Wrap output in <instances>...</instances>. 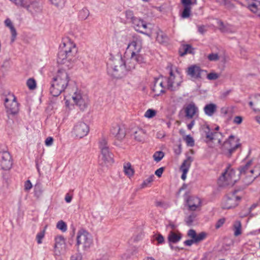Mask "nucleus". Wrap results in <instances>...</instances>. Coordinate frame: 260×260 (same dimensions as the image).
<instances>
[{
    "label": "nucleus",
    "instance_id": "61",
    "mask_svg": "<svg viewBox=\"0 0 260 260\" xmlns=\"http://www.w3.org/2000/svg\"><path fill=\"white\" fill-rule=\"evenodd\" d=\"M82 258L81 255L79 254H75L72 255L71 258V260H82Z\"/></svg>",
    "mask_w": 260,
    "mask_h": 260
},
{
    "label": "nucleus",
    "instance_id": "60",
    "mask_svg": "<svg viewBox=\"0 0 260 260\" xmlns=\"http://www.w3.org/2000/svg\"><path fill=\"white\" fill-rule=\"evenodd\" d=\"M198 31L200 33L203 34H204L206 31L207 29L205 26L204 25H200L198 26Z\"/></svg>",
    "mask_w": 260,
    "mask_h": 260
},
{
    "label": "nucleus",
    "instance_id": "6",
    "mask_svg": "<svg viewBox=\"0 0 260 260\" xmlns=\"http://www.w3.org/2000/svg\"><path fill=\"white\" fill-rule=\"evenodd\" d=\"M250 165V162L247 163L240 170L241 177L246 185L250 184L256 177L260 175V166L252 169L249 168Z\"/></svg>",
    "mask_w": 260,
    "mask_h": 260
},
{
    "label": "nucleus",
    "instance_id": "22",
    "mask_svg": "<svg viewBox=\"0 0 260 260\" xmlns=\"http://www.w3.org/2000/svg\"><path fill=\"white\" fill-rule=\"evenodd\" d=\"M183 110L185 114V117L188 118H193L198 113V108L193 102L185 105Z\"/></svg>",
    "mask_w": 260,
    "mask_h": 260
},
{
    "label": "nucleus",
    "instance_id": "16",
    "mask_svg": "<svg viewBox=\"0 0 260 260\" xmlns=\"http://www.w3.org/2000/svg\"><path fill=\"white\" fill-rule=\"evenodd\" d=\"M114 162V155L109 149L100 151V164L101 166L109 167Z\"/></svg>",
    "mask_w": 260,
    "mask_h": 260
},
{
    "label": "nucleus",
    "instance_id": "58",
    "mask_svg": "<svg viewBox=\"0 0 260 260\" xmlns=\"http://www.w3.org/2000/svg\"><path fill=\"white\" fill-rule=\"evenodd\" d=\"M243 120V118L241 117V116H236L234 120H233V122L235 124H240L242 121Z\"/></svg>",
    "mask_w": 260,
    "mask_h": 260
},
{
    "label": "nucleus",
    "instance_id": "14",
    "mask_svg": "<svg viewBox=\"0 0 260 260\" xmlns=\"http://www.w3.org/2000/svg\"><path fill=\"white\" fill-rule=\"evenodd\" d=\"M182 82V78L181 75L178 73L170 72V76L168 80L167 88L171 90H175L178 88Z\"/></svg>",
    "mask_w": 260,
    "mask_h": 260
},
{
    "label": "nucleus",
    "instance_id": "59",
    "mask_svg": "<svg viewBox=\"0 0 260 260\" xmlns=\"http://www.w3.org/2000/svg\"><path fill=\"white\" fill-rule=\"evenodd\" d=\"M164 168L161 167L155 171V174L158 177H160L161 176L162 174L164 172Z\"/></svg>",
    "mask_w": 260,
    "mask_h": 260
},
{
    "label": "nucleus",
    "instance_id": "27",
    "mask_svg": "<svg viewBox=\"0 0 260 260\" xmlns=\"http://www.w3.org/2000/svg\"><path fill=\"white\" fill-rule=\"evenodd\" d=\"M189 208L192 211L197 210L201 206V200L196 197H191L187 201Z\"/></svg>",
    "mask_w": 260,
    "mask_h": 260
},
{
    "label": "nucleus",
    "instance_id": "17",
    "mask_svg": "<svg viewBox=\"0 0 260 260\" xmlns=\"http://www.w3.org/2000/svg\"><path fill=\"white\" fill-rule=\"evenodd\" d=\"M67 251V245L64 237L58 236L55 238L54 252L56 255L64 254Z\"/></svg>",
    "mask_w": 260,
    "mask_h": 260
},
{
    "label": "nucleus",
    "instance_id": "40",
    "mask_svg": "<svg viewBox=\"0 0 260 260\" xmlns=\"http://www.w3.org/2000/svg\"><path fill=\"white\" fill-rule=\"evenodd\" d=\"M89 15V11L87 8H83L79 12V16L82 20H85Z\"/></svg>",
    "mask_w": 260,
    "mask_h": 260
},
{
    "label": "nucleus",
    "instance_id": "46",
    "mask_svg": "<svg viewBox=\"0 0 260 260\" xmlns=\"http://www.w3.org/2000/svg\"><path fill=\"white\" fill-rule=\"evenodd\" d=\"M154 176L151 175L146 179L141 184V187L144 188L147 186L149 184L151 183L154 180Z\"/></svg>",
    "mask_w": 260,
    "mask_h": 260
},
{
    "label": "nucleus",
    "instance_id": "15",
    "mask_svg": "<svg viewBox=\"0 0 260 260\" xmlns=\"http://www.w3.org/2000/svg\"><path fill=\"white\" fill-rule=\"evenodd\" d=\"M204 138L205 141L209 145L219 144L222 139V135L219 131H205Z\"/></svg>",
    "mask_w": 260,
    "mask_h": 260
},
{
    "label": "nucleus",
    "instance_id": "36",
    "mask_svg": "<svg viewBox=\"0 0 260 260\" xmlns=\"http://www.w3.org/2000/svg\"><path fill=\"white\" fill-rule=\"evenodd\" d=\"M241 223L239 221H236L234 224V235L238 236L241 234Z\"/></svg>",
    "mask_w": 260,
    "mask_h": 260
},
{
    "label": "nucleus",
    "instance_id": "5",
    "mask_svg": "<svg viewBox=\"0 0 260 260\" xmlns=\"http://www.w3.org/2000/svg\"><path fill=\"white\" fill-rule=\"evenodd\" d=\"M240 179L239 174L231 166L227 167L219 177L218 183L222 187L232 186Z\"/></svg>",
    "mask_w": 260,
    "mask_h": 260
},
{
    "label": "nucleus",
    "instance_id": "24",
    "mask_svg": "<svg viewBox=\"0 0 260 260\" xmlns=\"http://www.w3.org/2000/svg\"><path fill=\"white\" fill-rule=\"evenodd\" d=\"M246 2L249 10L260 17V2L258 0H246Z\"/></svg>",
    "mask_w": 260,
    "mask_h": 260
},
{
    "label": "nucleus",
    "instance_id": "35",
    "mask_svg": "<svg viewBox=\"0 0 260 260\" xmlns=\"http://www.w3.org/2000/svg\"><path fill=\"white\" fill-rule=\"evenodd\" d=\"M145 135L144 131H135L131 136H133L136 140L142 141L144 139Z\"/></svg>",
    "mask_w": 260,
    "mask_h": 260
},
{
    "label": "nucleus",
    "instance_id": "28",
    "mask_svg": "<svg viewBox=\"0 0 260 260\" xmlns=\"http://www.w3.org/2000/svg\"><path fill=\"white\" fill-rule=\"evenodd\" d=\"M108 137V135L102 134L99 138L98 144L100 151L109 149Z\"/></svg>",
    "mask_w": 260,
    "mask_h": 260
},
{
    "label": "nucleus",
    "instance_id": "41",
    "mask_svg": "<svg viewBox=\"0 0 260 260\" xmlns=\"http://www.w3.org/2000/svg\"><path fill=\"white\" fill-rule=\"evenodd\" d=\"M183 140L185 141L187 146L192 147L194 145V141L190 135L183 136Z\"/></svg>",
    "mask_w": 260,
    "mask_h": 260
},
{
    "label": "nucleus",
    "instance_id": "48",
    "mask_svg": "<svg viewBox=\"0 0 260 260\" xmlns=\"http://www.w3.org/2000/svg\"><path fill=\"white\" fill-rule=\"evenodd\" d=\"M54 6L57 7H62L64 4V0H49Z\"/></svg>",
    "mask_w": 260,
    "mask_h": 260
},
{
    "label": "nucleus",
    "instance_id": "18",
    "mask_svg": "<svg viewBox=\"0 0 260 260\" xmlns=\"http://www.w3.org/2000/svg\"><path fill=\"white\" fill-rule=\"evenodd\" d=\"M188 236L191 238L190 240H186L184 244L187 246H191L193 243H197L203 240L206 237V234L202 232L199 234H197L195 231L193 230H190L187 233Z\"/></svg>",
    "mask_w": 260,
    "mask_h": 260
},
{
    "label": "nucleus",
    "instance_id": "23",
    "mask_svg": "<svg viewBox=\"0 0 260 260\" xmlns=\"http://www.w3.org/2000/svg\"><path fill=\"white\" fill-rule=\"evenodd\" d=\"M1 165L2 169L4 170H9L12 168L13 162L11 156L9 152L3 153Z\"/></svg>",
    "mask_w": 260,
    "mask_h": 260
},
{
    "label": "nucleus",
    "instance_id": "52",
    "mask_svg": "<svg viewBox=\"0 0 260 260\" xmlns=\"http://www.w3.org/2000/svg\"><path fill=\"white\" fill-rule=\"evenodd\" d=\"M219 77L218 74L212 72L207 75V78L210 80H213L218 79Z\"/></svg>",
    "mask_w": 260,
    "mask_h": 260
},
{
    "label": "nucleus",
    "instance_id": "10",
    "mask_svg": "<svg viewBox=\"0 0 260 260\" xmlns=\"http://www.w3.org/2000/svg\"><path fill=\"white\" fill-rule=\"evenodd\" d=\"M142 44V40L139 37H134L133 40L128 44L125 53L138 57H144L141 53Z\"/></svg>",
    "mask_w": 260,
    "mask_h": 260
},
{
    "label": "nucleus",
    "instance_id": "39",
    "mask_svg": "<svg viewBox=\"0 0 260 260\" xmlns=\"http://www.w3.org/2000/svg\"><path fill=\"white\" fill-rule=\"evenodd\" d=\"M74 128L76 130H85V129H88L89 128L88 125H87L85 123L82 122V121H79L77 122L75 125L74 126Z\"/></svg>",
    "mask_w": 260,
    "mask_h": 260
},
{
    "label": "nucleus",
    "instance_id": "34",
    "mask_svg": "<svg viewBox=\"0 0 260 260\" xmlns=\"http://www.w3.org/2000/svg\"><path fill=\"white\" fill-rule=\"evenodd\" d=\"M88 131H71V135L76 139H80L87 136Z\"/></svg>",
    "mask_w": 260,
    "mask_h": 260
},
{
    "label": "nucleus",
    "instance_id": "33",
    "mask_svg": "<svg viewBox=\"0 0 260 260\" xmlns=\"http://www.w3.org/2000/svg\"><path fill=\"white\" fill-rule=\"evenodd\" d=\"M179 53L182 56L187 53H193V49L189 45H182L179 49Z\"/></svg>",
    "mask_w": 260,
    "mask_h": 260
},
{
    "label": "nucleus",
    "instance_id": "31",
    "mask_svg": "<svg viewBox=\"0 0 260 260\" xmlns=\"http://www.w3.org/2000/svg\"><path fill=\"white\" fill-rule=\"evenodd\" d=\"M123 172L124 174L129 178L133 177L135 173V170L130 162H126L124 164Z\"/></svg>",
    "mask_w": 260,
    "mask_h": 260
},
{
    "label": "nucleus",
    "instance_id": "13",
    "mask_svg": "<svg viewBox=\"0 0 260 260\" xmlns=\"http://www.w3.org/2000/svg\"><path fill=\"white\" fill-rule=\"evenodd\" d=\"M19 7L25 8L32 14L40 13L42 10L41 4L39 0H23Z\"/></svg>",
    "mask_w": 260,
    "mask_h": 260
},
{
    "label": "nucleus",
    "instance_id": "32",
    "mask_svg": "<svg viewBox=\"0 0 260 260\" xmlns=\"http://www.w3.org/2000/svg\"><path fill=\"white\" fill-rule=\"evenodd\" d=\"M216 109L217 106L214 104L211 103L206 105L204 108V110L206 115L211 116L216 112Z\"/></svg>",
    "mask_w": 260,
    "mask_h": 260
},
{
    "label": "nucleus",
    "instance_id": "45",
    "mask_svg": "<svg viewBox=\"0 0 260 260\" xmlns=\"http://www.w3.org/2000/svg\"><path fill=\"white\" fill-rule=\"evenodd\" d=\"M125 15L126 19L130 20L132 23L137 18L135 17L134 12L131 10L125 11Z\"/></svg>",
    "mask_w": 260,
    "mask_h": 260
},
{
    "label": "nucleus",
    "instance_id": "53",
    "mask_svg": "<svg viewBox=\"0 0 260 260\" xmlns=\"http://www.w3.org/2000/svg\"><path fill=\"white\" fill-rule=\"evenodd\" d=\"M195 218H196L195 214H192L190 215L189 216L187 217V218H186L185 221H186V223L189 225H191L192 224V223L193 222V221H194Z\"/></svg>",
    "mask_w": 260,
    "mask_h": 260
},
{
    "label": "nucleus",
    "instance_id": "64",
    "mask_svg": "<svg viewBox=\"0 0 260 260\" xmlns=\"http://www.w3.org/2000/svg\"><path fill=\"white\" fill-rule=\"evenodd\" d=\"M14 3L17 7H19L20 5L22 4L21 2L23 0H10Z\"/></svg>",
    "mask_w": 260,
    "mask_h": 260
},
{
    "label": "nucleus",
    "instance_id": "11",
    "mask_svg": "<svg viewBox=\"0 0 260 260\" xmlns=\"http://www.w3.org/2000/svg\"><path fill=\"white\" fill-rule=\"evenodd\" d=\"M123 57L124 64L127 72L135 69L138 64H141L145 62L144 57H136L125 53Z\"/></svg>",
    "mask_w": 260,
    "mask_h": 260
},
{
    "label": "nucleus",
    "instance_id": "54",
    "mask_svg": "<svg viewBox=\"0 0 260 260\" xmlns=\"http://www.w3.org/2000/svg\"><path fill=\"white\" fill-rule=\"evenodd\" d=\"M155 239L158 244H161L164 242V238L161 234H157L154 236Z\"/></svg>",
    "mask_w": 260,
    "mask_h": 260
},
{
    "label": "nucleus",
    "instance_id": "49",
    "mask_svg": "<svg viewBox=\"0 0 260 260\" xmlns=\"http://www.w3.org/2000/svg\"><path fill=\"white\" fill-rule=\"evenodd\" d=\"M190 9L191 8L190 6H184L183 11L182 13V17L184 18L189 17L190 14Z\"/></svg>",
    "mask_w": 260,
    "mask_h": 260
},
{
    "label": "nucleus",
    "instance_id": "2",
    "mask_svg": "<svg viewBox=\"0 0 260 260\" xmlns=\"http://www.w3.org/2000/svg\"><path fill=\"white\" fill-rule=\"evenodd\" d=\"M70 78L64 70H58L53 77L50 88V93L54 96L59 95L68 85Z\"/></svg>",
    "mask_w": 260,
    "mask_h": 260
},
{
    "label": "nucleus",
    "instance_id": "30",
    "mask_svg": "<svg viewBox=\"0 0 260 260\" xmlns=\"http://www.w3.org/2000/svg\"><path fill=\"white\" fill-rule=\"evenodd\" d=\"M182 238V235L178 232L171 231L168 235V240L169 243H175L179 242Z\"/></svg>",
    "mask_w": 260,
    "mask_h": 260
},
{
    "label": "nucleus",
    "instance_id": "1",
    "mask_svg": "<svg viewBox=\"0 0 260 260\" xmlns=\"http://www.w3.org/2000/svg\"><path fill=\"white\" fill-rule=\"evenodd\" d=\"M78 53V49L76 44L69 38H64L59 45L57 62L69 68L76 61Z\"/></svg>",
    "mask_w": 260,
    "mask_h": 260
},
{
    "label": "nucleus",
    "instance_id": "44",
    "mask_svg": "<svg viewBox=\"0 0 260 260\" xmlns=\"http://www.w3.org/2000/svg\"><path fill=\"white\" fill-rule=\"evenodd\" d=\"M26 85L30 90H34L36 88L37 83L35 80L33 78H29L26 82Z\"/></svg>",
    "mask_w": 260,
    "mask_h": 260
},
{
    "label": "nucleus",
    "instance_id": "57",
    "mask_svg": "<svg viewBox=\"0 0 260 260\" xmlns=\"http://www.w3.org/2000/svg\"><path fill=\"white\" fill-rule=\"evenodd\" d=\"M224 222H225V219L224 218H221V219H219L217 221V222L215 224V228L216 229H219L220 227H221L223 224Z\"/></svg>",
    "mask_w": 260,
    "mask_h": 260
},
{
    "label": "nucleus",
    "instance_id": "37",
    "mask_svg": "<svg viewBox=\"0 0 260 260\" xmlns=\"http://www.w3.org/2000/svg\"><path fill=\"white\" fill-rule=\"evenodd\" d=\"M112 135L118 141L122 140L125 137V131H114Z\"/></svg>",
    "mask_w": 260,
    "mask_h": 260
},
{
    "label": "nucleus",
    "instance_id": "56",
    "mask_svg": "<svg viewBox=\"0 0 260 260\" xmlns=\"http://www.w3.org/2000/svg\"><path fill=\"white\" fill-rule=\"evenodd\" d=\"M32 187V184L30 180H27L24 183V190L25 191L29 190Z\"/></svg>",
    "mask_w": 260,
    "mask_h": 260
},
{
    "label": "nucleus",
    "instance_id": "43",
    "mask_svg": "<svg viewBox=\"0 0 260 260\" xmlns=\"http://www.w3.org/2000/svg\"><path fill=\"white\" fill-rule=\"evenodd\" d=\"M219 29L222 32H228L230 31L229 26L224 24L222 21L218 22Z\"/></svg>",
    "mask_w": 260,
    "mask_h": 260
},
{
    "label": "nucleus",
    "instance_id": "12",
    "mask_svg": "<svg viewBox=\"0 0 260 260\" xmlns=\"http://www.w3.org/2000/svg\"><path fill=\"white\" fill-rule=\"evenodd\" d=\"M241 199V197L237 192L229 193L223 200L221 207L226 209L235 208L238 205Z\"/></svg>",
    "mask_w": 260,
    "mask_h": 260
},
{
    "label": "nucleus",
    "instance_id": "7",
    "mask_svg": "<svg viewBox=\"0 0 260 260\" xmlns=\"http://www.w3.org/2000/svg\"><path fill=\"white\" fill-rule=\"evenodd\" d=\"M92 244L91 235L86 231L81 229L77 234L76 245L78 250H86Z\"/></svg>",
    "mask_w": 260,
    "mask_h": 260
},
{
    "label": "nucleus",
    "instance_id": "29",
    "mask_svg": "<svg viewBox=\"0 0 260 260\" xmlns=\"http://www.w3.org/2000/svg\"><path fill=\"white\" fill-rule=\"evenodd\" d=\"M4 23H5V25L7 27L9 28V29H10V31H11V34H12L11 41L12 42H13L15 40L17 35L16 30L15 28L14 27L13 24L10 19L7 18L5 20Z\"/></svg>",
    "mask_w": 260,
    "mask_h": 260
},
{
    "label": "nucleus",
    "instance_id": "47",
    "mask_svg": "<svg viewBox=\"0 0 260 260\" xmlns=\"http://www.w3.org/2000/svg\"><path fill=\"white\" fill-rule=\"evenodd\" d=\"M56 227L62 232H65L67 230V225L62 220H60L57 223Z\"/></svg>",
    "mask_w": 260,
    "mask_h": 260
},
{
    "label": "nucleus",
    "instance_id": "3",
    "mask_svg": "<svg viewBox=\"0 0 260 260\" xmlns=\"http://www.w3.org/2000/svg\"><path fill=\"white\" fill-rule=\"evenodd\" d=\"M108 73L116 79H121L127 74L123 57L119 55L112 56L108 63Z\"/></svg>",
    "mask_w": 260,
    "mask_h": 260
},
{
    "label": "nucleus",
    "instance_id": "51",
    "mask_svg": "<svg viewBox=\"0 0 260 260\" xmlns=\"http://www.w3.org/2000/svg\"><path fill=\"white\" fill-rule=\"evenodd\" d=\"M207 58L210 61H217L219 58L217 53L210 54L208 55Z\"/></svg>",
    "mask_w": 260,
    "mask_h": 260
},
{
    "label": "nucleus",
    "instance_id": "21",
    "mask_svg": "<svg viewBox=\"0 0 260 260\" xmlns=\"http://www.w3.org/2000/svg\"><path fill=\"white\" fill-rule=\"evenodd\" d=\"M204 70L197 64H192L189 66L186 71V74L193 79H199L202 78V73Z\"/></svg>",
    "mask_w": 260,
    "mask_h": 260
},
{
    "label": "nucleus",
    "instance_id": "50",
    "mask_svg": "<svg viewBox=\"0 0 260 260\" xmlns=\"http://www.w3.org/2000/svg\"><path fill=\"white\" fill-rule=\"evenodd\" d=\"M47 228V226L45 227V229L39 233L37 235V242L39 244L42 243V240L44 238L45 233V229Z\"/></svg>",
    "mask_w": 260,
    "mask_h": 260
},
{
    "label": "nucleus",
    "instance_id": "62",
    "mask_svg": "<svg viewBox=\"0 0 260 260\" xmlns=\"http://www.w3.org/2000/svg\"><path fill=\"white\" fill-rule=\"evenodd\" d=\"M164 131H157L156 136L158 139H161L165 136Z\"/></svg>",
    "mask_w": 260,
    "mask_h": 260
},
{
    "label": "nucleus",
    "instance_id": "42",
    "mask_svg": "<svg viewBox=\"0 0 260 260\" xmlns=\"http://www.w3.org/2000/svg\"><path fill=\"white\" fill-rule=\"evenodd\" d=\"M156 113L157 111L155 110L149 109L145 112L144 116L147 118H152L156 116Z\"/></svg>",
    "mask_w": 260,
    "mask_h": 260
},
{
    "label": "nucleus",
    "instance_id": "8",
    "mask_svg": "<svg viewBox=\"0 0 260 260\" xmlns=\"http://www.w3.org/2000/svg\"><path fill=\"white\" fill-rule=\"evenodd\" d=\"M6 111L8 116L15 117L19 112V104L14 94L8 95L4 100Z\"/></svg>",
    "mask_w": 260,
    "mask_h": 260
},
{
    "label": "nucleus",
    "instance_id": "55",
    "mask_svg": "<svg viewBox=\"0 0 260 260\" xmlns=\"http://www.w3.org/2000/svg\"><path fill=\"white\" fill-rule=\"evenodd\" d=\"M53 138L51 137H47L45 141V144L47 146H50L53 144Z\"/></svg>",
    "mask_w": 260,
    "mask_h": 260
},
{
    "label": "nucleus",
    "instance_id": "20",
    "mask_svg": "<svg viewBox=\"0 0 260 260\" xmlns=\"http://www.w3.org/2000/svg\"><path fill=\"white\" fill-rule=\"evenodd\" d=\"M132 23L136 31H140V32L147 35L148 36H150L151 35V29L148 28L147 23L143 20L139 18H137Z\"/></svg>",
    "mask_w": 260,
    "mask_h": 260
},
{
    "label": "nucleus",
    "instance_id": "25",
    "mask_svg": "<svg viewBox=\"0 0 260 260\" xmlns=\"http://www.w3.org/2000/svg\"><path fill=\"white\" fill-rule=\"evenodd\" d=\"M249 105L253 111L256 113H260V94H257L251 98Z\"/></svg>",
    "mask_w": 260,
    "mask_h": 260
},
{
    "label": "nucleus",
    "instance_id": "9",
    "mask_svg": "<svg viewBox=\"0 0 260 260\" xmlns=\"http://www.w3.org/2000/svg\"><path fill=\"white\" fill-rule=\"evenodd\" d=\"M240 146L239 139L234 136H231L221 146L222 152L230 157L234 151Z\"/></svg>",
    "mask_w": 260,
    "mask_h": 260
},
{
    "label": "nucleus",
    "instance_id": "19",
    "mask_svg": "<svg viewBox=\"0 0 260 260\" xmlns=\"http://www.w3.org/2000/svg\"><path fill=\"white\" fill-rule=\"evenodd\" d=\"M167 79L163 77H160L154 82L152 90L156 95H159L166 91L167 86Z\"/></svg>",
    "mask_w": 260,
    "mask_h": 260
},
{
    "label": "nucleus",
    "instance_id": "4",
    "mask_svg": "<svg viewBox=\"0 0 260 260\" xmlns=\"http://www.w3.org/2000/svg\"><path fill=\"white\" fill-rule=\"evenodd\" d=\"M66 105L70 108V106L76 105L82 110H85L89 105V100L86 95L83 94L81 90L76 88L69 95L66 96Z\"/></svg>",
    "mask_w": 260,
    "mask_h": 260
},
{
    "label": "nucleus",
    "instance_id": "38",
    "mask_svg": "<svg viewBox=\"0 0 260 260\" xmlns=\"http://www.w3.org/2000/svg\"><path fill=\"white\" fill-rule=\"evenodd\" d=\"M164 157V153L161 151H157L154 152L153 155L154 160L156 162H159Z\"/></svg>",
    "mask_w": 260,
    "mask_h": 260
},
{
    "label": "nucleus",
    "instance_id": "26",
    "mask_svg": "<svg viewBox=\"0 0 260 260\" xmlns=\"http://www.w3.org/2000/svg\"><path fill=\"white\" fill-rule=\"evenodd\" d=\"M192 161V158L191 157L189 156L185 160H184L183 162L182 163L180 168V170L182 172L181 178L183 180H185L186 178V174L189 170Z\"/></svg>",
    "mask_w": 260,
    "mask_h": 260
},
{
    "label": "nucleus",
    "instance_id": "63",
    "mask_svg": "<svg viewBox=\"0 0 260 260\" xmlns=\"http://www.w3.org/2000/svg\"><path fill=\"white\" fill-rule=\"evenodd\" d=\"M182 3L184 6H189L191 4V0H182Z\"/></svg>",
    "mask_w": 260,
    "mask_h": 260
}]
</instances>
